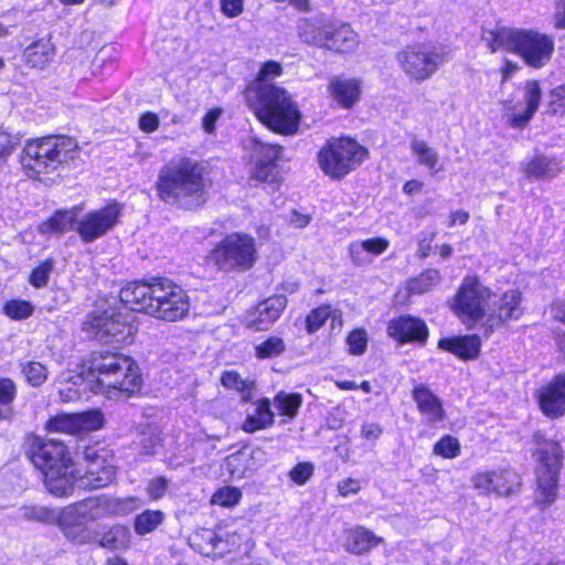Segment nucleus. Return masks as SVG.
Returning <instances> with one entry per match:
<instances>
[{
	"instance_id": "1",
	"label": "nucleus",
	"mask_w": 565,
	"mask_h": 565,
	"mask_svg": "<svg viewBox=\"0 0 565 565\" xmlns=\"http://www.w3.org/2000/svg\"><path fill=\"white\" fill-rule=\"evenodd\" d=\"M156 189L160 200L185 210L199 207L207 199L203 169L189 158L163 166L159 171Z\"/></svg>"
},
{
	"instance_id": "2",
	"label": "nucleus",
	"mask_w": 565,
	"mask_h": 565,
	"mask_svg": "<svg viewBox=\"0 0 565 565\" xmlns=\"http://www.w3.org/2000/svg\"><path fill=\"white\" fill-rule=\"evenodd\" d=\"M89 373L95 379L92 390L108 398H128L142 386L136 362L118 352H95L90 359Z\"/></svg>"
},
{
	"instance_id": "3",
	"label": "nucleus",
	"mask_w": 565,
	"mask_h": 565,
	"mask_svg": "<svg viewBox=\"0 0 565 565\" xmlns=\"http://www.w3.org/2000/svg\"><path fill=\"white\" fill-rule=\"evenodd\" d=\"M28 457L44 478L46 489L56 497H68L74 488L76 463L68 448L60 440L33 437Z\"/></svg>"
},
{
	"instance_id": "4",
	"label": "nucleus",
	"mask_w": 565,
	"mask_h": 565,
	"mask_svg": "<svg viewBox=\"0 0 565 565\" xmlns=\"http://www.w3.org/2000/svg\"><path fill=\"white\" fill-rule=\"evenodd\" d=\"M247 99L257 118L269 129L282 135L298 130L300 111L285 88L270 83L255 84L247 89Z\"/></svg>"
},
{
	"instance_id": "5",
	"label": "nucleus",
	"mask_w": 565,
	"mask_h": 565,
	"mask_svg": "<svg viewBox=\"0 0 565 565\" xmlns=\"http://www.w3.org/2000/svg\"><path fill=\"white\" fill-rule=\"evenodd\" d=\"M77 148L76 140L66 136L30 139L22 149L20 163L28 177L42 180L67 166Z\"/></svg>"
},
{
	"instance_id": "6",
	"label": "nucleus",
	"mask_w": 565,
	"mask_h": 565,
	"mask_svg": "<svg viewBox=\"0 0 565 565\" xmlns=\"http://www.w3.org/2000/svg\"><path fill=\"white\" fill-rule=\"evenodd\" d=\"M367 157V150L351 138H334L318 153V163L324 174L342 179Z\"/></svg>"
},
{
	"instance_id": "7",
	"label": "nucleus",
	"mask_w": 565,
	"mask_h": 565,
	"mask_svg": "<svg viewBox=\"0 0 565 565\" xmlns=\"http://www.w3.org/2000/svg\"><path fill=\"white\" fill-rule=\"evenodd\" d=\"M83 330L100 342L121 344L131 341L136 328L131 313L108 308L89 313Z\"/></svg>"
},
{
	"instance_id": "8",
	"label": "nucleus",
	"mask_w": 565,
	"mask_h": 565,
	"mask_svg": "<svg viewBox=\"0 0 565 565\" xmlns=\"http://www.w3.org/2000/svg\"><path fill=\"white\" fill-rule=\"evenodd\" d=\"M537 468L536 502L547 507L554 502L557 492L558 475L563 466V449L555 440H543L536 450Z\"/></svg>"
},
{
	"instance_id": "9",
	"label": "nucleus",
	"mask_w": 565,
	"mask_h": 565,
	"mask_svg": "<svg viewBox=\"0 0 565 565\" xmlns=\"http://www.w3.org/2000/svg\"><path fill=\"white\" fill-rule=\"evenodd\" d=\"M83 460V468L76 466L74 487L99 489L115 480L116 467L110 450L98 447H86Z\"/></svg>"
},
{
	"instance_id": "10",
	"label": "nucleus",
	"mask_w": 565,
	"mask_h": 565,
	"mask_svg": "<svg viewBox=\"0 0 565 565\" xmlns=\"http://www.w3.org/2000/svg\"><path fill=\"white\" fill-rule=\"evenodd\" d=\"M492 291L482 285L477 276H467L454 298L452 310L469 328H473L484 317Z\"/></svg>"
},
{
	"instance_id": "11",
	"label": "nucleus",
	"mask_w": 565,
	"mask_h": 565,
	"mask_svg": "<svg viewBox=\"0 0 565 565\" xmlns=\"http://www.w3.org/2000/svg\"><path fill=\"white\" fill-rule=\"evenodd\" d=\"M254 239L248 235L231 234L211 252V260L222 270L250 268L255 262Z\"/></svg>"
},
{
	"instance_id": "12",
	"label": "nucleus",
	"mask_w": 565,
	"mask_h": 565,
	"mask_svg": "<svg viewBox=\"0 0 565 565\" xmlns=\"http://www.w3.org/2000/svg\"><path fill=\"white\" fill-rule=\"evenodd\" d=\"M396 60L403 72L416 82L430 78L445 63L444 55L427 43L406 46L397 52Z\"/></svg>"
},
{
	"instance_id": "13",
	"label": "nucleus",
	"mask_w": 565,
	"mask_h": 565,
	"mask_svg": "<svg viewBox=\"0 0 565 565\" xmlns=\"http://www.w3.org/2000/svg\"><path fill=\"white\" fill-rule=\"evenodd\" d=\"M150 316L164 321H178L185 318L190 310L186 291L167 278H158Z\"/></svg>"
},
{
	"instance_id": "14",
	"label": "nucleus",
	"mask_w": 565,
	"mask_h": 565,
	"mask_svg": "<svg viewBox=\"0 0 565 565\" xmlns=\"http://www.w3.org/2000/svg\"><path fill=\"white\" fill-rule=\"evenodd\" d=\"M136 501L137 498L134 497L124 499L98 497L78 501L64 509L88 524L108 516L126 515L132 511Z\"/></svg>"
},
{
	"instance_id": "15",
	"label": "nucleus",
	"mask_w": 565,
	"mask_h": 565,
	"mask_svg": "<svg viewBox=\"0 0 565 565\" xmlns=\"http://www.w3.org/2000/svg\"><path fill=\"white\" fill-rule=\"evenodd\" d=\"M554 39L532 29H520L515 54L533 68L544 67L552 58Z\"/></svg>"
},
{
	"instance_id": "16",
	"label": "nucleus",
	"mask_w": 565,
	"mask_h": 565,
	"mask_svg": "<svg viewBox=\"0 0 565 565\" xmlns=\"http://www.w3.org/2000/svg\"><path fill=\"white\" fill-rule=\"evenodd\" d=\"M120 207L116 203L84 214L76 222L75 232L84 243H92L105 236L117 223Z\"/></svg>"
},
{
	"instance_id": "17",
	"label": "nucleus",
	"mask_w": 565,
	"mask_h": 565,
	"mask_svg": "<svg viewBox=\"0 0 565 565\" xmlns=\"http://www.w3.org/2000/svg\"><path fill=\"white\" fill-rule=\"evenodd\" d=\"M472 486L480 494L490 495L494 493L499 497H508L519 492L521 477L510 469L482 471L472 477Z\"/></svg>"
},
{
	"instance_id": "18",
	"label": "nucleus",
	"mask_w": 565,
	"mask_h": 565,
	"mask_svg": "<svg viewBox=\"0 0 565 565\" xmlns=\"http://www.w3.org/2000/svg\"><path fill=\"white\" fill-rule=\"evenodd\" d=\"M522 294L516 289L505 291L494 303L492 312L482 323L486 337H489L494 328L505 324L511 320H519L523 315Z\"/></svg>"
},
{
	"instance_id": "19",
	"label": "nucleus",
	"mask_w": 565,
	"mask_h": 565,
	"mask_svg": "<svg viewBox=\"0 0 565 565\" xmlns=\"http://www.w3.org/2000/svg\"><path fill=\"white\" fill-rule=\"evenodd\" d=\"M255 150L258 158L256 160L253 178L260 182H266L275 189L280 183V174L276 161L281 152V147L256 141Z\"/></svg>"
},
{
	"instance_id": "20",
	"label": "nucleus",
	"mask_w": 565,
	"mask_h": 565,
	"mask_svg": "<svg viewBox=\"0 0 565 565\" xmlns=\"http://www.w3.org/2000/svg\"><path fill=\"white\" fill-rule=\"evenodd\" d=\"M537 402L542 413L550 418L565 414V374L553 377L537 392Z\"/></svg>"
},
{
	"instance_id": "21",
	"label": "nucleus",
	"mask_w": 565,
	"mask_h": 565,
	"mask_svg": "<svg viewBox=\"0 0 565 565\" xmlns=\"http://www.w3.org/2000/svg\"><path fill=\"white\" fill-rule=\"evenodd\" d=\"M158 287V278L151 282L134 281L121 288L120 302L131 311H140L150 315L153 306L154 288Z\"/></svg>"
},
{
	"instance_id": "22",
	"label": "nucleus",
	"mask_w": 565,
	"mask_h": 565,
	"mask_svg": "<svg viewBox=\"0 0 565 565\" xmlns=\"http://www.w3.org/2000/svg\"><path fill=\"white\" fill-rule=\"evenodd\" d=\"M287 306L284 295H275L260 301L247 317V326L260 331L269 329Z\"/></svg>"
},
{
	"instance_id": "23",
	"label": "nucleus",
	"mask_w": 565,
	"mask_h": 565,
	"mask_svg": "<svg viewBox=\"0 0 565 565\" xmlns=\"http://www.w3.org/2000/svg\"><path fill=\"white\" fill-rule=\"evenodd\" d=\"M541 87L537 81H529L524 86V102L526 107L524 111L518 113L515 107L507 106L504 118L507 124L516 129H523L532 119L541 104Z\"/></svg>"
},
{
	"instance_id": "24",
	"label": "nucleus",
	"mask_w": 565,
	"mask_h": 565,
	"mask_svg": "<svg viewBox=\"0 0 565 565\" xmlns=\"http://www.w3.org/2000/svg\"><path fill=\"white\" fill-rule=\"evenodd\" d=\"M387 332L399 342H423L428 337V329L425 322L411 316H402L391 320Z\"/></svg>"
},
{
	"instance_id": "25",
	"label": "nucleus",
	"mask_w": 565,
	"mask_h": 565,
	"mask_svg": "<svg viewBox=\"0 0 565 565\" xmlns=\"http://www.w3.org/2000/svg\"><path fill=\"white\" fill-rule=\"evenodd\" d=\"M333 23L324 15L303 19L298 23V34L306 44L326 49Z\"/></svg>"
},
{
	"instance_id": "26",
	"label": "nucleus",
	"mask_w": 565,
	"mask_h": 565,
	"mask_svg": "<svg viewBox=\"0 0 565 565\" xmlns=\"http://www.w3.org/2000/svg\"><path fill=\"white\" fill-rule=\"evenodd\" d=\"M65 539L76 545L96 542V535L88 529V524L63 509L57 514L56 522Z\"/></svg>"
},
{
	"instance_id": "27",
	"label": "nucleus",
	"mask_w": 565,
	"mask_h": 565,
	"mask_svg": "<svg viewBox=\"0 0 565 565\" xmlns=\"http://www.w3.org/2000/svg\"><path fill=\"white\" fill-rule=\"evenodd\" d=\"M419 413L429 425L444 420L445 411L440 399L424 384H418L412 390Z\"/></svg>"
},
{
	"instance_id": "28",
	"label": "nucleus",
	"mask_w": 565,
	"mask_h": 565,
	"mask_svg": "<svg viewBox=\"0 0 565 565\" xmlns=\"http://www.w3.org/2000/svg\"><path fill=\"white\" fill-rule=\"evenodd\" d=\"M328 89L334 102L343 108H351L360 99L361 95L360 82L355 78L343 76L331 78Z\"/></svg>"
},
{
	"instance_id": "29",
	"label": "nucleus",
	"mask_w": 565,
	"mask_h": 565,
	"mask_svg": "<svg viewBox=\"0 0 565 565\" xmlns=\"http://www.w3.org/2000/svg\"><path fill=\"white\" fill-rule=\"evenodd\" d=\"M519 35L520 29L497 26L482 30L481 40L492 53L499 50L515 53Z\"/></svg>"
},
{
	"instance_id": "30",
	"label": "nucleus",
	"mask_w": 565,
	"mask_h": 565,
	"mask_svg": "<svg viewBox=\"0 0 565 565\" xmlns=\"http://www.w3.org/2000/svg\"><path fill=\"white\" fill-rule=\"evenodd\" d=\"M383 537L375 535L364 526H354L348 531L345 547L352 554L369 553L383 542Z\"/></svg>"
},
{
	"instance_id": "31",
	"label": "nucleus",
	"mask_w": 565,
	"mask_h": 565,
	"mask_svg": "<svg viewBox=\"0 0 565 565\" xmlns=\"http://www.w3.org/2000/svg\"><path fill=\"white\" fill-rule=\"evenodd\" d=\"M55 54L54 43L45 38L30 44L23 52V60L31 67L42 70L53 61Z\"/></svg>"
},
{
	"instance_id": "32",
	"label": "nucleus",
	"mask_w": 565,
	"mask_h": 565,
	"mask_svg": "<svg viewBox=\"0 0 565 565\" xmlns=\"http://www.w3.org/2000/svg\"><path fill=\"white\" fill-rule=\"evenodd\" d=\"M480 338L476 334L441 339L439 348L466 360L476 359L480 352Z\"/></svg>"
},
{
	"instance_id": "33",
	"label": "nucleus",
	"mask_w": 565,
	"mask_h": 565,
	"mask_svg": "<svg viewBox=\"0 0 565 565\" xmlns=\"http://www.w3.org/2000/svg\"><path fill=\"white\" fill-rule=\"evenodd\" d=\"M525 177L532 181L555 178L561 172L559 162L555 158L535 156L523 169Z\"/></svg>"
},
{
	"instance_id": "34",
	"label": "nucleus",
	"mask_w": 565,
	"mask_h": 565,
	"mask_svg": "<svg viewBox=\"0 0 565 565\" xmlns=\"http://www.w3.org/2000/svg\"><path fill=\"white\" fill-rule=\"evenodd\" d=\"M330 33L331 34L327 41V50L334 52H349L353 51L359 44V36L349 24H341L339 26L333 24Z\"/></svg>"
},
{
	"instance_id": "35",
	"label": "nucleus",
	"mask_w": 565,
	"mask_h": 565,
	"mask_svg": "<svg viewBox=\"0 0 565 565\" xmlns=\"http://www.w3.org/2000/svg\"><path fill=\"white\" fill-rule=\"evenodd\" d=\"M76 210H61L45 222L39 225L41 234H63L68 230H75L76 226Z\"/></svg>"
},
{
	"instance_id": "36",
	"label": "nucleus",
	"mask_w": 565,
	"mask_h": 565,
	"mask_svg": "<svg viewBox=\"0 0 565 565\" xmlns=\"http://www.w3.org/2000/svg\"><path fill=\"white\" fill-rule=\"evenodd\" d=\"M222 467L233 480L248 478L253 472L252 457L247 451L241 450L227 456Z\"/></svg>"
},
{
	"instance_id": "37",
	"label": "nucleus",
	"mask_w": 565,
	"mask_h": 565,
	"mask_svg": "<svg viewBox=\"0 0 565 565\" xmlns=\"http://www.w3.org/2000/svg\"><path fill=\"white\" fill-rule=\"evenodd\" d=\"M274 422V414L270 411L268 399H262L257 403L255 412L249 414L244 424L243 429L246 433H254L259 429L267 428Z\"/></svg>"
},
{
	"instance_id": "38",
	"label": "nucleus",
	"mask_w": 565,
	"mask_h": 565,
	"mask_svg": "<svg viewBox=\"0 0 565 565\" xmlns=\"http://www.w3.org/2000/svg\"><path fill=\"white\" fill-rule=\"evenodd\" d=\"M95 543L108 550H125L130 544V531L127 526L114 525L100 539L96 536Z\"/></svg>"
},
{
	"instance_id": "39",
	"label": "nucleus",
	"mask_w": 565,
	"mask_h": 565,
	"mask_svg": "<svg viewBox=\"0 0 565 565\" xmlns=\"http://www.w3.org/2000/svg\"><path fill=\"white\" fill-rule=\"evenodd\" d=\"M18 516L25 521L52 524L57 520L55 510L40 504H23L18 509Z\"/></svg>"
},
{
	"instance_id": "40",
	"label": "nucleus",
	"mask_w": 565,
	"mask_h": 565,
	"mask_svg": "<svg viewBox=\"0 0 565 565\" xmlns=\"http://www.w3.org/2000/svg\"><path fill=\"white\" fill-rule=\"evenodd\" d=\"M221 383L228 390H234L242 395L244 401H248L254 391V382L249 379H244L242 375L234 371H224L221 376Z\"/></svg>"
},
{
	"instance_id": "41",
	"label": "nucleus",
	"mask_w": 565,
	"mask_h": 565,
	"mask_svg": "<svg viewBox=\"0 0 565 565\" xmlns=\"http://www.w3.org/2000/svg\"><path fill=\"white\" fill-rule=\"evenodd\" d=\"M164 518V513L160 510H145L135 518V532L138 535L152 533L163 523Z\"/></svg>"
},
{
	"instance_id": "42",
	"label": "nucleus",
	"mask_w": 565,
	"mask_h": 565,
	"mask_svg": "<svg viewBox=\"0 0 565 565\" xmlns=\"http://www.w3.org/2000/svg\"><path fill=\"white\" fill-rule=\"evenodd\" d=\"M409 147L412 153L420 166H425L430 170L435 169L438 163L439 156L438 152L429 147L426 141L414 138L411 141Z\"/></svg>"
},
{
	"instance_id": "43",
	"label": "nucleus",
	"mask_w": 565,
	"mask_h": 565,
	"mask_svg": "<svg viewBox=\"0 0 565 565\" xmlns=\"http://www.w3.org/2000/svg\"><path fill=\"white\" fill-rule=\"evenodd\" d=\"M17 395V386L11 379L0 377V419L11 417L12 403Z\"/></svg>"
},
{
	"instance_id": "44",
	"label": "nucleus",
	"mask_w": 565,
	"mask_h": 565,
	"mask_svg": "<svg viewBox=\"0 0 565 565\" xmlns=\"http://www.w3.org/2000/svg\"><path fill=\"white\" fill-rule=\"evenodd\" d=\"M302 404V396L299 393L279 392L274 398V405L284 416L295 417Z\"/></svg>"
},
{
	"instance_id": "45",
	"label": "nucleus",
	"mask_w": 565,
	"mask_h": 565,
	"mask_svg": "<svg viewBox=\"0 0 565 565\" xmlns=\"http://www.w3.org/2000/svg\"><path fill=\"white\" fill-rule=\"evenodd\" d=\"M78 425L76 414H60L46 423V429L53 433L75 435L79 433Z\"/></svg>"
},
{
	"instance_id": "46",
	"label": "nucleus",
	"mask_w": 565,
	"mask_h": 565,
	"mask_svg": "<svg viewBox=\"0 0 565 565\" xmlns=\"http://www.w3.org/2000/svg\"><path fill=\"white\" fill-rule=\"evenodd\" d=\"M286 350L284 339L271 335L265 341L255 345V354L258 359H274L281 355Z\"/></svg>"
},
{
	"instance_id": "47",
	"label": "nucleus",
	"mask_w": 565,
	"mask_h": 565,
	"mask_svg": "<svg viewBox=\"0 0 565 565\" xmlns=\"http://www.w3.org/2000/svg\"><path fill=\"white\" fill-rule=\"evenodd\" d=\"M440 278L439 270L429 268L411 281L409 289L415 294H424L436 286Z\"/></svg>"
},
{
	"instance_id": "48",
	"label": "nucleus",
	"mask_w": 565,
	"mask_h": 565,
	"mask_svg": "<svg viewBox=\"0 0 565 565\" xmlns=\"http://www.w3.org/2000/svg\"><path fill=\"white\" fill-rule=\"evenodd\" d=\"M33 312V305L26 300L12 299L7 301L3 306V313L12 320H24L31 317Z\"/></svg>"
},
{
	"instance_id": "49",
	"label": "nucleus",
	"mask_w": 565,
	"mask_h": 565,
	"mask_svg": "<svg viewBox=\"0 0 565 565\" xmlns=\"http://www.w3.org/2000/svg\"><path fill=\"white\" fill-rule=\"evenodd\" d=\"M22 372L26 382L34 386H41L47 379V369L40 362L29 361L22 364Z\"/></svg>"
},
{
	"instance_id": "50",
	"label": "nucleus",
	"mask_w": 565,
	"mask_h": 565,
	"mask_svg": "<svg viewBox=\"0 0 565 565\" xmlns=\"http://www.w3.org/2000/svg\"><path fill=\"white\" fill-rule=\"evenodd\" d=\"M76 418L78 422V431L97 430L104 426L105 418L99 409H90L83 413H77Z\"/></svg>"
},
{
	"instance_id": "51",
	"label": "nucleus",
	"mask_w": 565,
	"mask_h": 565,
	"mask_svg": "<svg viewBox=\"0 0 565 565\" xmlns=\"http://www.w3.org/2000/svg\"><path fill=\"white\" fill-rule=\"evenodd\" d=\"M242 492L238 488L225 486L214 492L211 502L221 507L232 508L238 504Z\"/></svg>"
},
{
	"instance_id": "52",
	"label": "nucleus",
	"mask_w": 565,
	"mask_h": 565,
	"mask_svg": "<svg viewBox=\"0 0 565 565\" xmlns=\"http://www.w3.org/2000/svg\"><path fill=\"white\" fill-rule=\"evenodd\" d=\"M54 260L47 258L41 262L30 274L29 282L35 288L45 287L49 282L50 275L54 268Z\"/></svg>"
},
{
	"instance_id": "53",
	"label": "nucleus",
	"mask_w": 565,
	"mask_h": 565,
	"mask_svg": "<svg viewBox=\"0 0 565 565\" xmlns=\"http://www.w3.org/2000/svg\"><path fill=\"white\" fill-rule=\"evenodd\" d=\"M434 454L447 459H454L460 455V444L457 438L446 435L434 446Z\"/></svg>"
},
{
	"instance_id": "54",
	"label": "nucleus",
	"mask_w": 565,
	"mask_h": 565,
	"mask_svg": "<svg viewBox=\"0 0 565 565\" xmlns=\"http://www.w3.org/2000/svg\"><path fill=\"white\" fill-rule=\"evenodd\" d=\"M349 352L353 355H361L367 347V334L364 329H355L347 337Z\"/></svg>"
},
{
	"instance_id": "55",
	"label": "nucleus",
	"mask_w": 565,
	"mask_h": 565,
	"mask_svg": "<svg viewBox=\"0 0 565 565\" xmlns=\"http://www.w3.org/2000/svg\"><path fill=\"white\" fill-rule=\"evenodd\" d=\"M170 480L163 476H158L149 480L146 487V492L150 500H161L169 489Z\"/></svg>"
},
{
	"instance_id": "56",
	"label": "nucleus",
	"mask_w": 565,
	"mask_h": 565,
	"mask_svg": "<svg viewBox=\"0 0 565 565\" xmlns=\"http://www.w3.org/2000/svg\"><path fill=\"white\" fill-rule=\"evenodd\" d=\"M329 315V307L313 309L307 317V330L311 333L316 332L326 322Z\"/></svg>"
},
{
	"instance_id": "57",
	"label": "nucleus",
	"mask_w": 565,
	"mask_h": 565,
	"mask_svg": "<svg viewBox=\"0 0 565 565\" xmlns=\"http://www.w3.org/2000/svg\"><path fill=\"white\" fill-rule=\"evenodd\" d=\"M313 473V466L309 462H300L296 465L289 472L290 479L298 483H306Z\"/></svg>"
},
{
	"instance_id": "58",
	"label": "nucleus",
	"mask_w": 565,
	"mask_h": 565,
	"mask_svg": "<svg viewBox=\"0 0 565 565\" xmlns=\"http://www.w3.org/2000/svg\"><path fill=\"white\" fill-rule=\"evenodd\" d=\"M19 136L11 135L9 131L0 127V158L11 154L19 143Z\"/></svg>"
},
{
	"instance_id": "59",
	"label": "nucleus",
	"mask_w": 565,
	"mask_h": 565,
	"mask_svg": "<svg viewBox=\"0 0 565 565\" xmlns=\"http://www.w3.org/2000/svg\"><path fill=\"white\" fill-rule=\"evenodd\" d=\"M361 243L371 258L383 254L390 245L388 241L382 237L363 239Z\"/></svg>"
},
{
	"instance_id": "60",
	"label": "nucleus",
	"mask_w": 565,
	"mask_h": 565,
	"mask_svg": "<svg viewBox=\"0 0 565 565\" xmlns=\"http://www.w3.org/2000/svg\"><path fill=\"white\" fill-rule=\"evenodd\" d=\"M349 253L352 263L356 266L366 265L372 262V258L367 255L361 241L352 242L349 246Z\"/></svg>"
},
{
	"instance_id": "61",
	"label": "nucleus",
	"mask_w": 565,
	"mask_h": 565,
	"mask_svg": "<svg viewBox=\"0 0 565 565\" xmlns=\"http://www.w3.org/2000/svg\"><path fill=\"white\" fill-rule=\"evenodd\" d=\"M281 72H282V68L279 63H277L275 61H268V62L264 63V65L259 70L256 84L268 83L267 81L269 78L279 76L281 74Z\"/></svg>"
},
{
	"instance_id": "62",
	"label": "nucleus",
	"mask_w": 565,
	"mask_h": 565,
	"mask_svg": "<svg viewBox=\"0 0 565 565\" xmlns=\"http://www.w3.org/2000/svg\"><path fill=\"white\" fill-rule=\"evenodd\" d=\"M160 438L153 433H143L140 439L141 454L153 455L156 447L159 445Z\"/></svg>"
},
{
	"instance_id": "63",
	"label": "nucleus",
	"mask_w": 565,
	"mask_h": 565,
	"mask_svg": "<svg viewBox=\"0 0 565 565\" xmlns=\"http://www.w3.org/2000/svg\"><path fill=\"white\" fill-rule=\"evenodd\" d=\"M223 110L222 108L215 107L210 109L202 119V127L205 132L213 134L215 130V124L217 119L221 117Z\"/></svg>"
},
{
	"instance_id": "64",
	"label": "nucleus",
	"mask_w": 565,
	"mask_h": 565,
	"mask_svg": "<svg viewBox=\"0 0 565 565\" xmlns=\"http://www.w3.org/2000/svg\"><path fill=\"white\" fill-rule=\"evenodd\" d=\"M159 127V118L153 113H145L139 119V128L145 132H153Z\"/></svg>"
}]
</instances>
